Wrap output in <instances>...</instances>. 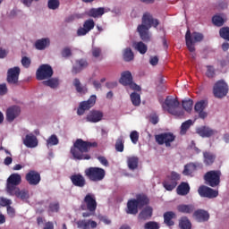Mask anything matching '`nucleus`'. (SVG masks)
<instances>
[{
  "mask_svg": "<svg viewBox=\"0 0 229 229\" xmlns=\"http://www.w3.org/2000/svg\"><path fill=\"white\" fill-rule=\"evenodd\" d=\"M130 139L132 144H137V142H139V132L137 131H132L130 134Z\"/></svg>",
  "mask_w": 229,
  "mask_h": 229,
  "instance_id": "obj_55",
  "label": "nucleus"
},
{
  "mask_svg": "<svg viewBox=\"0 0 229 229\" xmlns=\"http://www.w3.org/2000/svg\"><path fill=\"white\" fill-rule=\"evenodd\" d=\"M21 64L23 65V67H25L26 69H28V67H30V65H31V59H30L27 56H23L21 58Z\"/></svg>",
  "mask_w": 229,
  "mask_h": 229,
  "instance_id": "obj_56",
  "label": "nucleus"
},
{
  "mask_svg": "<svg viewBox=\"0 0 229 229\" xmlns=\"http://www.w3.org/2000/svg\"><path fill=\"white\" fill-rule=\"evenodd\" d=\"M61 55H62L63 58H70V56H72V51L71 50V47H65L61 51Z\"/></svg>",
  "mask_w": 229,
  "mask_h": 229,
  "instance_id": "obj_52",
  "label": "nucleus"
},
{
  "mask_svg": "<svg viewBox=\"0 0 229 229\" xmlns=\"http://www.w3.org/2000/svg\"><path fill=\"white\" fill-rule=\"evenodd\" d=\"M152 216H153V208L147 206L139 214V219H141L142 221H146V219H150Z\"/></svg>",
  "mask_w": 229,
  "mask_h": 229,
  "instance_id": "obj_32",
  "label": "nucleus"
},
{
  "mask_svg": "<svg viewBox=\"0 0 229 229\" xmlns=\"http://www.w3.org/2000/svg\"><path fill=\"white\" fill-rule=\"evenodd\" d=\"M131 100L134 106H139L140 105V95L139 93H131Z\"/></svg>",
  "mask_w": 229,
  "mask_h": 229,
  "instance_id": "obj_47",
  "label": "nucleus"
},
{
  "mask_svg": "<svg viewBox=\"0 0 229 229\" xmlns=\"http://www.w3.org/2000/svg\"><path fill=\"white\" fill-rule=\"evenodd\" d=\"M179 228L181 229H192V223L187 216H182L179 219Z\"/></svg>",
  "mask_w": 229,
  "mask_h": 229,
  "instance_id": "obj_38",
  "label": "nucleus"
},
{
  "mask_svg": "<svg viewBox=\"0 0 229 229\" xmlns=\"http://www.w3.org/2000/svg\"><path fill=\"white\" fill-rule=\"evenodd\" d=\"M77 225V228L80 229H94V228H98V222L89 219H83V220H79L76 222Z\"/></svg>",
  "mask_w": 229,
  "mask_h": 229,
  "instance_id": "obj_22",
  "label": "nucleus"
},
{
  "mask_svg": "<svg viewBox=\"0 0 229 229\" xmlns=\"http://www.w3.org/2000/svg\"><path fill=\"white\" fill-rule=\"evenodd\" d=\"M164 223L166 226H174V221L173 219H176V213L173 211H166L163 215Z\"/></svg>",
  "mask_w": 229,
  "mask_h": 229,
  "instance_id": "obj_29",
  "label": "nucleus"
},
{
  "mask_svg": "<svg viewBox=\"0 0 229 229\" xmlns=\"http://www.w3.org/2000/svg\"><path fill=\"white\" fill-rule=\"evenodd\" d=\"M8 94V86L6 83L0 84V96H6Z\"/></svg>",
  "mask_w": 229,
  "mask_h": 229,
  "instance_id": "obj_57",
  "label": "nucleus"
},
{
  "mask_svg": "<svg viewBox=\"0 0 229 229\" xmlns=\"http://www.w3.org/2000/svg\"><path fill=\"white\" fill-rule=\"evenodd\" d=\"M103 119V112L98 110H91L86 117L88 123H99Z\"/></svg>",
  "mask_w": 229,
  "mask_h": 229,
  "instance_id": "obj_23",
  "label": "nucleus"
},
{
  "mask_svg": "<svg viewBox=\"0 0 229 229\" xmlns=\"http://www.w3.org/2000/svg\"><path fill=\"white\" fill-rule=\"evenodd\" d=\"M70 180L74 187L83 189L87 185V180L81 174H74L70 176Z\"/></svg>",
  "mask_w": 229,
  "mask_h": 229,
  "instance_id": "obj_18",
  "label": "nucleus"
},
{
  "mask_svg": "<svg viewBox=\"0 0 229 229\" xmlns=\"http://www.w3.org/2000/svg\"><path fill=\"white\" fill-rule=\"evenodd\" d=\"M25 180L29 183V185H38L42 177H40V174L35 170L29 171L25 175Z\"/></svg>",
  "mask_w": 229,
  "mask_h": 229,
  "instance_id": "obj_17",
  "label": "nucleus"
},
{
  "mask_svg": "<svg viewBox=\"0 0 229 229\" xmlns=\"http://www.w3.org/2000/svg\"><path fill=\"white\" fill-rule=\"evenodd\" d=\"M58 142H60V140H58V137L55 134H53L47 139V145L57 146Z\"/></svg>",
  "mask_w": 229,
  "mask_h": 229,
  "instance_id": "obj_50",
  "label": "nucleus"
},
{
  "mask_svg": "<svg viewBox=\"0 0 229 229\" xmlns=\"http://www.w3.org/2000/svg\"><path fill=\"white\" fill-rule=\"evenodd\" d=\"M149 64L150 65H153V66L158 65V57L157 56L150 57Z\"/></svg>",
  "mask_w": 229,
  "mask_h": 229,
  "instance_id": "obj_64",
  "label": "nucleus"
},
{
  "mask_svg": "<svg viewBox=\"0 0 229 229\" xmlns=\"http://www.w3.org/2000/svg\"><path fill=\"white\" fill-rule=\"evenodd\" d=\"M91 53L94 58H99L101 56V49L99 47H93Z\"/></svg>",
  "mask_w": 229,
  "mask_h": 229,
  "instance_id": "obj_58",
  "label": "nucleus"
},
{
  "mask_svg": "<svg viewBox=\"0 0 229 229\" xmlns=\"http://www.w3.org/2000/svg\"><path fill=\"white\" fill-rule=\"evenodd\" d=\"M96 99H97L96 95H92L89 97V98L87 101L81 102L77 109V114L83 115L86 110H90L92 106L96 105Z\"/></svg>",
  "mask_w": 229,
  "mask_h": 229,
  "instance_id": "obj_15",
  "label": "nucleus"
},
{
  "mask_svg": "<svg viewBox=\"0 0 229 229\" xmlns=\"http://www.w3.org/2000/svg\"><path fill=\"white\" fill-rule=\"evenodd\" d=\"M197 169H198L197 164L189 163L184 165V170L182 171V174H184V176H191V174H192V173L197 171Z\"/></svg>",
  "mask_w": 229,
  "mask_h": 229,
  "instance_id": "obj_36",
  "label": "nucleus"
},
{
  "mask_svg": "<svg viewBox=\"0 0 229 229\" xmlns=\"http://www.w3.org/2000/svg\"><path fill=\"white\" fill-rule=\"evenodd\" d=\"M89 67V63L85 59H79L75 62V65L72 69V74H78L83 69H87Z\"/></svg>",
  "mask_w": 229,
  "mask_h": 229,
  "instance_id": "obj_25",
  "label": "nucleus"
},
{
  "mask_svg": "<svg viewBox=\"0 0 229 229\" xmlns=\"http://www.w3.org/2000/svg\"><path fill=\"white\" fill-rule=\"evenodd\" d=\"M197 133L200 137L210 138V137H214V135H216V133H217V131L211 129L210 127L202 126V127L197 129Z\"/></svg>",
  "mask_w": 229,
  "mask_h": 229,
  "instance_id": "obj_24",
  "label": "nucleus"
},
{
  "mask_svg": "<svg viewBox=\"0 0 229 229\" xmlns=\"http://www.w3.org/2000/svg\"><path fill=\"white\" fill-rule=\"evenodd\" d=\"M98 162H100V164H102V165H105V167H108V165H110V164L108 163V159H106V157L103 156L98 157Z\"/></svg>",
  "mask_w": 229,
  "mask_h": 229,
  "instance_id": "obj_59",
  "label": "nucleus"
},
{
  "mask_svg": "<svg viewBox=\"0 0 229 229\" xmlns=\"http://www.w3.org/2000/svg\"><path fill=\"white\" fill-rule=\"evenodd\" d=\"M84 174L89 182H103L106 176V172L101 167L90 166L85 169Z\"/></svg>",
  "mask_w": 229,
  "mask_h": 229,
  "instance_id": "obj_4",
  "label": "nucleus"
},
{
  "mask_svg": "<svg viewBox=\"0 0 229 229\" xmlns=\"http://www.w3.org/2000/svg\"><path fill=\"white\" fill-rule=\"evenodd\" d=\"M0 203H1L2 207H10V205L12 204V199H4L2 197L0 199Z\"/></svg>",
  "mask_w": 229,
  "mask_h": 229,
  "instance_id": "obj_61",
  "label": "nucleus"
},
{
  "mask_svg": "<svg viewBox=\"0 0 229 229\" xmlns=\"http://www.w3.org/2000/svg\"><path fill=\"white\" fill-rule=\"evenodd\" d=\"M7 214L10 216V217H15V208H13L12 206H8Z\"/></svg>",
  "mask_w": 229,
  "mask_h": 229,
  "instance_id": "obj_63",
  "label": "nucleus"
},
{
  "mask_svg": "<svg viewBox=\"0 0 229 229\" xmlns=\"http://www.w3.org/2000/svg\"><path fill=\"white\" fill-rule=\"evenodd\" d=\"M119 83H121V85H123V87H130L131 90H137L138 92L140 91V86L133 82V76L131 75V72L130 71H125L122 72Z\"/></svg>",
  "mask_w": 229,
  "mask_h": 229,
  "instance_id": "obj_10",
  "label": "nucleus"
},
{
  "mask_svg": "<svg viewBox=\"0 0 229 229\" xmlns=\"http://www.w3.org/2000/svg\"><path fill=\"white\" fill-rule=\"evenodd\" d=\"M123 56L124 62H131V60L135 58V55L133 54V51L131 50V47H127L123 49Z\"/></svg>",
  "mask_w": 229,
  "mask_h": 229,
  "instance_id": "obj_42",
  "label": "nucleus"
},
{
  "mask_svg": "<svg viewBox=\"0 0 229 229\" xmlns=\"http://www.w3.org/2000/svg\"><path fill=\"white\" fill-rule=\"evenodd\" d=\"M115 150L119 153H123V151H124V140H123V137H120L116 140Z\"/></svg>",
  "mask_w": 229,
  "mask_h": 229,
  "instance_id": "obj_46",
  "label": "nucleus"
},
{
  "mask_svg": "<svg viewBox=\"0 0 229 229\" xmlns=\"http://www.w3.org/2000/svg\"><path fill=\"white\" fill-rule=\"evenodd\" d=\"M136 203L140 206V208L146 207V205L149 204V199L146 194L140 193L136 195V199H134Z\"/></svg>",
  "mask_w": 229,
  "mask_h": 229,
  "instance_id": "obj_34",
  "label": "nucleus"
},
{
  "mask_svg": "<svg viewBox=\"0 0 229 229\" xmlns=\"http://www.w3.org/2000/svg\"><path fill=\"white\" fill-rule=\"evenodd\" d=\"M53 67L49 64H41L36 72V79L38 81H43V80H49L54 74Z\"/></svg>",
  "mask_w": 229,
  "mask_h": 229,
  "instance_id": "obj_11",
  "label": "nucleus"
},
{
  "mask_svg": "<svg viewBox=\"0 0 229 229\" xmlns=\"http://www.w3.org/2000/svg\"><path fill=\"white\" fill-rule=\"evenodd\" d=\"M20 183H22V176L20 174H12L6 180L5 191L7 194L17 191Z\"/></svg>",
  "mask_w": 229,
  "mask_h": 229,
  "instance_id": "obj_9",
  "label": "nucleus"
},
{
  "mask_svg": "<svg viewBox=\"0 0 229 229\" xmlns=\"http://www.w3.org/2000/svg\"><path fill=\"white\" fill-rule=\"evenodd\" d=\"M229 91L228 83L225 80L217 81L213 86V94L217 99H223Z\"/></svg>",
  "mask_w": 229,
  "mask_h": 229,
  "instance_id": "obj_8",
  "label": "nucleus"
},
{
  "mask_svg": "<svg viewBox=\"0 0 229 229\" xmlns=\"http://www.w3.org/2000/svg\"><path fill=\"white\" fill-rule=\"evenodd\" d=\"M182 180V175L176 172H171L169 175H166L163 182V187L165 191H174L178 187V182Z\"/></svg>",
  "mask_w": 229,
  "mask_h": 229,
  "instance_id": "obj_6",
  "label": "nucleus"
},
{
  "mask_svg": "<svg viewBox=\"0 0 229 229\" xmlns=\"http://www.w3.org/2000/svg\"><path fill=\"white\" fill-rule=\"evenodd\" d=\"M207 72H206V76L208 78H214L216 76V70L214 69V66L212 65H208L207 66Z\"/></svg>",
  "mask_w": 229,
  "mask_h": 229,
  "instance_id": "obj_54",
  "label": "nucleus"
},
{
  "mask_svg": "<svg viewBox=\"0 0 229 229\" xmlns=\"http://www.w3.org/2000/svg\"><path fill=\"white\" fill-rule=\"evenodd\" d=\"M205 108H207V103L205 100H200L195 104L194 110L197 114H199V117L200 119H206L208 115L207 112H205Z\"/></svg>",
  "mask_w": 229,
  "mask_h": 229,
  "instance_id": "obj_21",
  "label": "nucleus"
},
{
  "mask_svg": "<svg viewBox=\"0 0 229 229\" xmlns=\"http://www.w3.org/2000/svg\"><path fill=\"white\" fill-rule=\"evenodd\" d=\"M161 106L165 112H168L171 115L175 117H183L185 112L180 109V101L174 98L173 96H167L165 101L161 104Z\"/></svg>",
  "mask_w": 229,
  "mask_h": 229,
  "instance_id": "obj_3",
  "label": "nucleus"
},
{
  "mask_svg": "<svg viewBox=\"0 0 229 229\" xmlns=\"http://www.w3.org/2000/svg\"><path fill=\"white\" fill-rule=\"evenodd\" d=\"M160 24L157 19H154L153 15L149 13H145L142 16L141 24L138 26L137 31L140 35V38L143 42H151V33L149 30L151 27L157 28Z\"/></svg>",
  "mask_w": 229,
  "mask_h": 229,
  "instance_id": "obj_2",
  "label": "nucleus"
},
{
  "mask_svg": "<svg viewBox=\"0 0 229 229\" xmlns=\"http://www.w3.org/2000/svg\"><path fill=\"white\" fill-rule=\"evenodd\" d=\"M23 144L27 148H37L38 146V140H37V136L33 134H27L25 139L23 140Z\"/></svg>",
  "mask_w": 229,
  "mask_h": 229,
  "instance_id": "obj_27",
  "label": "nucleus"
},
{
  "mask_svg": "<svg viewBox=\"0 0 229 229\" xmlns=\"http://www.w3.org/2000/svg\"><path fill=\"white\" fill-rule=\"evenodd\" d=\"M73 86L75 87L76 91L79 94H87L88 92L87 87L81 86V82L80 81V79L73 80Z\"/></svg>",
  "mask_w": 229,
  "mask_h": 229,
  "instance_id": "obj_41",
  "label": "nucleus"
},
{
  "mask_svg": "<svg viewBox=\"0 0 229 229\" xmlns=\"http://www.w3.org/2000/svg\"><path fill=\"white\" fill-rule=\"evenodd\" d=\"M60 6V1L58 0H48V8L50 10H56Z\"/></svg>",
  "mask_w": 229,
  "mask_h": 229,
  "instance_id": "obj_53",
  "label": "nucleus"
},
{
  "mask_svg": "<svg viewBox=\"0 0 229 229\" xmlns=\"http://www.w3.org/2000/svg\"><path fill=\"white\" fill-rule=\"evenodd\" d=\"M19 76H21V68H19V66L10 68L7 71V83H9V85H17L19 83Z\"/></svg>",
  "mask_w": 229,
  "mask_h": 229,
  "instance_id": "obj_16",
  "label": "nucleus"
},
{
  "mask_svg": "<svg viewBox=\"0 0 229 229\" xmlns=\"http://www.w3.org/2000/svg\"><path fill=\"white\" fill-rule=\"evenodd\" d=\"M43 85H45L46 87H50V89H56V87H58V85H60V82H59L58 79L52 78L47 81H44Z\"/></svg>",
  "mask_w": 229,
  "mask_h": 229,
  "instance_id": "obj_43",
  "label": "nucleus"
},
{
  "mask_svg": "<svg viewBox=\"0 0 229 229\" xmlns=\"http://www.w3.org/2000/svg\"><path fill=\"white\" fill-rule=\"evenodd\" d=\"M182 105L183 110H185L186 112H192V106H194V102L192 101V99L189 98L186 100H182Z\"/></svg>",
  "mask_w": 229,
  "mask_h": 229,
  "instance_id": "obj_44",
  "label": "nucleus"
},
{
  "mask_svg": "<svg viewBox=\"0 0 229 229\" xmlns=\"http://www.w3.org/2000/svg\"><path fill=\"white\" fill-rule=\"evenodd\" d=\"M155 139L156 142H157L159 146H163V144H165L166 148H171V142H174L176 136L171 132H164L161 134H157Z\"/></svg>",
  "mask_w": 229,
  "mask_h": 229,
  "instance_id": "obj_13",
  "label": "nucleus"
},
{
  "mask_svg": "<svg viewBox=\"0 0 229 229\" xmlns=\"http://www.w3.org/2000/svg\"><path fill=\"white\" fill-rule=\"evenodd\" d=\"M98 148V142L85 141L82 139H77L71 147L70 153L74 160H90L92 157L89 154L90 149Z\"/></svg>",
  "mask_w": 229,
  "mask_h": 229,
  "instance_id": "obj_1",
  "label": "nucleus"
},
{
  "mask_svg": "<svg viewBox=\"0 0 229 229\" xmlns=\"http://www.w3.org/2000/svg\"><path fill=\"white\" fill-rule=\"evenodd\" d=\"M133 47L136 49V51H139L140 55H146V53H148V46L142 41L134 43Z\"/></svg>",
  "mask_w": 229,
  "mask_h": 229,
  "instance_id": "obj_40",
  "label": "nucleus"
},
{
  "mask_svg": "<svg viewBox=\"0 0 229 229\" xmlns=\"http://www.w3.org/2000/svg\"><path fill=\"white\" fill-rule=\"evenodd\" d=\"M203 157H204L205 165H212V164L216 162V154L210 151H204Z\"/></svg>",
  "mask_w": 229,
  "mask_h": 229,
  "instance_id": "obj_35",
  "label": "nucleus"
},
{
  "mask_svg": "<svg viewBox=\"0 0 229 229\" xmlns=\"http://www.w3.org/2000/svg\"><path fill=\"white\" fill-rule=\"evenodd\" d=\"M9 196H16V198H19L20 199H30V191L27 190H21V188H17V190L11 191L8 193Z\"/></svg>",
  "mask_w": 229,
  "mask_h": 229,
  "instance_id": "obj_28",
  "label": "nucleus"
},
{
  "mask_svg": "<svg viewBox=\"0 0 229 229\" xmlns=\"http://www.w3.org/2000/svg\"><path fill=\"white\" fill-rule=\"evenodd\" d=\"M49 210L50 212H58V210H60V204L58 203H51L49 205Z\"/></svg>",
  "mask_w": 229,
  "mask_h": 229,
  "instance_id": "obj_60",
  "label": "nucleus"
},
{
  "mask_svg": "<svg viewBox=\"0 0 229 229\" xmlns=\"http://www.w3.org/2000/svg\"><path fill=\"white\" fill-rule=\"evenodd\" d=\"M49 38H41L36 41L35 47L36 49H38L39 51L44 50L45 48L49 46Z\"/></svg>",
  "mask_w": 229,
  "mask_h": 229,
  "instance_id": "obj_39",
  "label": "nucleus"
},
{
  "mask_svg": "<svg viewBox=\"0 0 229 229\" xmlns=\"http://www.w3.org/2000/svg\"><path fill=\"white\" fill-rule=\"evenodd\" d=\"M193 217L198 223H207L210 219V214L205 209H197L193 212Z\"/></svg>",
  "mask_w": 229,
  "mask_h": 229,
  "instance_id": "obj_20",
  "label": "nucleus"
},
{
  "mask_svg": "<svg viewBox=\"0 0 229 229\" xmlns=\"http://www.w3.org/2000/svg\"><path fill=\"white\" fill-rule=\"evenodd\" d=\"M127 165L130 171H135L139 168V157L131 156L127 157Z\"/></svg>",
  "mask_w": 229,
  "mask_h": 229,
  "instance_id": "obj_33",
  "label": "nucleus"
},
{
  "mask_svg": "<svg viewBox=\"0 0 229 229\" xmlns=\"http://www.w3.org/2000/svg\"><path fill=\"white\" fill-rule=\"evenodd\" d=\"M89 17H93L94 19L98 17H101L105 15V8L98 7V8H91L88 13Z\"/></svg>",
  "mask_w": 229,
  "mask_h": 229,
  "instance_id": "obj_37",
  "label": "nucleus"
},
{
  "mask_svg": "<svg viewBox=\"0 0 229 229\" xmlns=\"http://www.w3.org/2000/svg\"><path fill=\"white\" fill-rule=\"evenodd\" d=\"M221 176L220 170H211L205 174L204 180L209 187H217L221 183Z\"/></svg>",
  "mask_w": 229,
  "mask_h": 229,
  "instance_id": "obj_7",
  "label": "nucleus"
},
{
  "mask_svg": "<svg viewBox=\"0 0 229 229\" xmlns=\"http://www.w3.org/2000/svg\"><path fill=\"white\" fill-rule=\"evenodd\" d=\"M94 26H96V23L92 19L86 20L83 23V28L88 30V33L91 31V30H94Z\"/></svg>",
  "mask_w": 229,
  "mask_h": 229,
  "instance_id": "obj_49",
  "label": "nucleus"
},
{
  "mask_svg": "<svg viewBox=\"0 0 229 229\" xmlns=\"http://www.w3.org/2000/svg\"><path fill=\"white\" fill-rule=\"evenodd\" d=\"M87 33H89V30L84 29V27H81L77 30L78 37H83V36L87 35Z\"/></svg>",
  "mask_w": 229,
  "mask_h": 229,
  "instance_id": "obj_62",
  "label": "nucleus"
},
{
  "mask_svg": "<svg viewBox=\"0 0 229 229\" xmlns=\"http://www.w3.org/2000/svg\"><path fill=\"white\" fill-rule=\"evenodd\" d=\"M139 208H140L139 204L137 203V200H135L134 199H130L127 202L126 212L128 214H131L132 216H137V214H139Z\"/></svg>",
  "mask_w": 229,
  "mask_h": 229,
  "instance_id": "obj_26",
  "label": "nucleus"
},
{
  "mask_svg": "<svg viewBox=\"0 0 229 229\" xmlns=\"http://www.w3.org/2000/svg\"><path fill=\"white\" fill-rule=\"evenodd\" d=\"M186 46L189 49L190 53H194L196 51V47L194 44L196 42H201L203 40V34L199 32L191 33V30H188L185 34Z\"/></svg>",
  "mask_w": 229,
  "mask_h": 229,
  "instance_id": "obj_5",
  "label": "nucleus"
},
{
  "mask_svg": "<svg viewBox=\"0 0 229 229\" xmlns=\"http://www.w3.org/2000/svg\"><path fill=\"white\" fill-rule=\"evenodd\" d=\"M177 210L181 214H194L196 207L193 204H181L177 206Z\"/></svg>",
  "mask_w": 229,
  "mask_h": 229,
  "instance_id": "obj_30",
  "label": "nucleus"
},
{
  "mask_svg": "<svg viewBox=\"0 0 229 229\" xmlns=\"http://www.w3.org/2000/svg\"><path fill=\"white\" fill-rule=\"evenodd\" d=\"M212 22L215 26L221 28V26H223V24H225V20L223 19V17H221L219 15H215L212 18Z\"/></svg>",
  "mask_w": 229,
  "mask_h": 229,
  "instance_id": "obj_48",
  "label": "nucleus"
},
{
  "mask_svg": "<svg viewBox=\"0 0 229 229\" xmlns=\"http://www.w3.org/2000/svg\"><path fill=\"white\" fill-rule=\"evenodd\" d=\"M176 192L179 196H187L191 192V186L188 182H181L176 189Z\"/></svg>",
  "mask_w": 229,
  "mask_h": 229,
  "instance_id": "obj_31",
  "label": "nucleus"
},
{
  "mask_svg": "<svg viewBox=\"0 0 229 229\" xmlns=\"http://www.w3.org/2000/svg\"><path fill=\"white\" fill-rule=\"evenodd\" d=\"M198 193L200 198H208V199H214V198H217V196H219L218 191L206 185H201L199 187Z\"/></svg>",
  "mask_w": 229,
  "mask_h": 229,
  "instance_id": "obj_14",
  "label": "nucleus"
},
{
  "mask_svg": "<svg viewBox=\"0 0 229 229\" xmlns=\"http://www.w3.org/2000/svg\"><path fill=\"white\" fill-rule=\"evenodd\" d=\"M21 115V107L13 106L6 110V120L8 123H13Z\"/></svg>",
  "mask_w": 229,
  "mask_h": 229,
  "instance_id": "obj_19",
  "label": "nucleus"
},
{
  "mask_svg": "<svg viewBox=\"0 0 229 229\" xmlns=\"http://www.w3.org/2000/svg\"><path fill=\"white\" fill-rule=\"evenodd\" d=\"M192 126V120H187L184 123H182L181 125V135H185L187 133V130Z\"/></svg>",
  "mask_w": 229,
  "mask_h": 229,
  "instance_id": "obj_45",
  "label": "nucleus"
},
{
  "mask_svg": "<svg viewBox=\"0 0 229 229\" xmlns=\"http://www.w3.org/2000/svg\"><path fill=\"white\" fill-rule=\"evenodd\" d=\"M81 210H88L89 212H96L98 208V202L96 201V196L92 193H88L81 205Z\"/></svg>",
  "mask_w": 229,
  "mask_h": 229,
  "instance_id": "obj_12",
  "label": "nucleus"
},
{
  "mask_svg": "<svg viewBox=\"0 0 229 229\" xmlns=\"http://www.w3.org/2000/svg\"><path fill=\"white\" fill-rule=\"evenodd\" d=\"M144 228L145 229H160V225H158V223L155 221H150V222H147L144 225Z\"/></svg>",
  "mask_w": 229,
  "mask_h": 229,
  "instance_id": "obj_51",
  "label": "nucleus"
}]
</instances>
